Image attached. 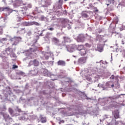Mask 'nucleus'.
Wrapping results in <instances>:
<instances>
[{"instance_id": "obj_42", "label": "nucleus", "mask_w": 125, "mask_h": 125, "mask_svg": "<svg viewBox=\"0 0 125 125\" xmlns=\"http://www.w3.org/2000/svg\"><path fill=\"white\" fill-rule=\"evenodd\" d=\"M65 1H67V0H64Z\"/></svg>"}, {"instance_id": "obj_22", "label": "nucleus", "mask_w": 125, "mask_h": 125, "mask_svg": "<svg viewBox=\"0 0 125 125\" xmlns=\"http://www.w3.org/2000/svg\"><path fill=\"white\" fill-rule=\"evenodd\" d=\"M98 51H100V52H102V51H103V48H102L100 47H98Z\"/></svg>"}, {"instance_id": "obj_11", "label": "nucleus", "mask_w": 125, "mask_h": 125, "mask_svg": "<svg viewBox=\"0 0 125 125\" xmlns=\"http://www.w3.org/2000/svg\"><path fill=\"white\" fill-rule=\"evenodd\" d=\"M105 86H106V87H114V84L111 85V82H108L105 83Z\"/></svg>"}, {"instance_id": "obj_35", "label": "nucleus", "mask_w": 125, "mask_h": 125, "mask_svg": "<svg viewBox=\"0 0 125 125\" xmlns=\"http://www.w3.org/2000/svg\"><path fill=\"white\" fill-rule=\"evenodd\" d=\"M68 83H72L73 82V81H72V80L70 79L69 80V81H68Z\"/></svg>"}, {"instance_id": "obj_10", "label": "nucleus", "mask_w": 125, "mask_h": 125, "mask_svg": "<svg viewBox=\"0 0 125 125\" xmlns=\"http://www.w3.org/2000/svg\"><path fill=\"white\" fill-rule=\"evenodd\" d=\"M33 63L34 66H35V67H38L40 65V62H38L37 60H34L33 61Z\"/></svg>"}, {"instance_id": "obj_44", "label": "nucleus", "mask_w": 125, "mask_h": 125, "mask_svg": "<svg viewBox=\"0 0 125 125\" xmlns=\"http://www.w3.org/2000/svg\"><path fill=\"white\" fill-rule=\"evenodd\" d=\"M96 8H97V7H95V9H96Z\"/></svg>"}, {"instance_id": "obj_45", "label": "nucleus", "mask_w": 125, "mask_h": 125, "mask_svg": "<svg viewBox=\"0 0 125 125\" xmlns=\"http://www.w3.org/2000/svg\"><path fill=\"white\" fill-rule=\"evenodd\" d=\"M107 118H108V117H106V119H107Z\"/></svg>"}, {"instance_id": "obj_6", "label": "nucleus", "mask_w": 125, "mask_h": 125, "mask_svg": "<svg viewBox=\"0 0 125 125\" xmlns=\"http://www.w3.org/2000/svg\"><path fill=\"white\" fill-rule=\"evenodd\" d=\"M58 66H66V62L64 61L60 60L57 62Z\"/></svg>"}, {"instance_id": "obj_2", "label": "nucleus", "mask_w": 125, "mask_h": 125, "mask_svg": "<svg viewBox=\"0 0 125 125\" xmlns=\"http://www.w3.org/2000/svg\"><path fill=\"white\" fill-rule=\"evenodd\" d=\"M78 42H84L85 41V37L83 34H80L77 38Z\"/></svg>"}, {"instance_id": "obj_37", "label": "nucleus", "mask_w": 125, "mask_h": 125, "mask_svg": "<svg viewBox=\"0 0 125 125\" xmlns=\"http://www.w3.org/2000/svg\"><path fill=\"white\" fill-rule=\"evenodd\" d=\"M48 58H49V57H48V56H46L45 57L46 59H48Z\"/></svg>"}, {"instance_id": "obj_43", "label": "nucleus", "mask_w": 125, "mask_h": 125, "mask_svg": "<svg viewBox=\"0 0 125 125\" xmlns=\"http://www.w3.org/2000/svg\"><path fill=\"white\" fill-rule=\"evenodd\" d=\"M98 86H99V84H98Z\"/></svg>"}, {"instance_id": "obj_20", "label": "nucleus", "mask_w": 125, "mask_h": 125, "mask_svg": "<svg viewBox=\"0 0 125 125\" xmlns=\"http://www.w3.org/2000/svg\"><path fill=\"white\" fill-rule=\"evenodd\" d=\"M22 25L23 26H30V23L29 22H24L22 23Z\"/></svg>"}, {"instance_id": "obj_1", "label": "nucleus", "mask_w": 125, "mask_h": 125, "mask_svg": "<svg viewBox=\"0 0 125 125\" xmlns=\"http://www.w3.org/2000/svg\"><path fill=\"white\" fill-rule=\"evenodd\" d=\"M108 99H109V100H111V102L109 103V107H110V108H113V107H116V106H117V102L112 101V100L117 99V97H109L108 98Z\"/></svg>"}, {"instance_id": "obj_27", "label": "nucleus", "mask_w": 125, "mask_h": 125, "mask_svg": "<svg viewBox=\"0 0 125 125\" xmlns=\"http://www.w3.org/2000/svg\"><path fill=\"white\" fill-rule=\"evenodd\" d=\"M17 68H18V66L16 65L15 64L13 65L12 69H17Z\"/></svg>"}, {"instance_id": "obj_18", "label": "nucleus", "mask_w": 125, "mask_h": 125, "mask_svg": "<svg viewBox=\"0 0 125 125\" xmlns=\"http://www.w3.org/2000/svg\"><path fill=\"white\" fill-rule=\"evenodd\" d=\"M81 109H82V108L80 107L78 108V109H77V114H82V110H81Z\"/></svg>"}, {"instance_id": "obj_38", "label": "nucleus", "mask_w": 125, "mask_h": 125, "mask_svg": "<svg viewBox=\"0 0 125 125\" xmlns=\"http://www.w3.org/2000/svg\"><path fill=\"white\" fill-rule=\"evenodd\" d=\"M102 32V30H100L99 31V33L100 34V33H101Z\"/></svg>"}, {"instance_id": "obj_7", "label": "nucleus", "mask_w": 125, "mask_h": 125, "mask_svg": "<svg viewBox=\"0 0 125 125\" xmlns=\"http://www.w3.org/2000/svg\"><path fill=\"white\" fill-rule=\"evenodd\" d=\"M5 11H8V12H9V13H12V12H13V11H15V10H13L10 8L9 7H5Z\"/></svg>"}, {"instance_id": "obj_23", "label": "nucleus", "mask_w": 125, "mask_h": 125, "mask_svg": "<svg viewBox=\"0 0 125 125\" xmlns=\"http://www.w3.org/2000/svg\"><path fill=\"white\" fill-rule=\"evenodd\" d=\"M85 46H86V47H91V45L89 44L88 43H86L85 44Z\"/></svg>"}, {"instance_id": "obj_3", "label": "nucleus", "mask_w": 125, "mask_h": 125, "mask_svg": "<svg viewBox=\"0 0 125 125\" xmlns=\"http://www.w3.org/2000/svg\"><path fill=\"white\" fill-rule=\"evenodd\" d=\"M41 4L43 7H47L49 5L48 1L45 0H42Z\"/></svg>"}, {"instance_id": "obj_33", "label": "nucleus", "mask_w": 125, "mask_h": 125, "mask_svg": "<svg viewBox=\"0 0 125 125\" xmlns=\"http://www.w3.org/2000/svg\"><path fill=\"white\" fill-rule=\"evenodd\" d=\"M110 79L111 80H114V79H115V76H114V75H112L111 77H110Z\"/></svg>"}, {"instance_id": "obj_41", "label": "nucleus", "mask_w": 125, "mask_h": 125, "mask_svg": "<svg viewBox=\"0 0 125 125\" xmlns=\"http://www.w3.org/2000/svg\"><path fill=\"white\" fill-rule=\"evenodd\" d=\"M107 5L108 6V5H110V4H107Z\"/></svg>"}, {"instance_id": "obj_13", "label": "nucleus", "mask_w": 125, "mask_h": 125, "mask_svg": "<svg viewBox=\"0 0 125 125\" xmlns=\"http://www.w3.org/2000/svg\"><path fill=\"white\" fill-rule=\"evenodd\" d=\"M52 41L53 42H55V43H59V40L55 37L53 38Z\"/></svg>"}, {"instance_id": "obj_30", "label": "nucleus", "mask_w": 125, "mask_h": 125, "mask_svg": "<svg viewBox=\"0 0 125 125\" xmlns=\"http://www.w3.org/2000/svg\"><path fill=\"white\" fill-rule=\"evenodd\" d=\"M107 0L109 3H112V2L114 3V1H115L114 0Z\"/></svg>"}, {"instance_id": "obj_28", "label": "nucleus", "mask_w": 125, "mask_h": 125, "mask_svg": "<svg viewBox=\"0 0 125 125\" xmlns=\"http://www.w3.org/2000/svg\"><path fill=\"white\" fill-rule=\"evenodd\" d=\"M35 21H32L29 22V26H33V25H34Z\"/></svg>"}, {"instance_id": "obj_14", "label": "nucleus", "mask_w": 125, "mask_h": 125, "mask_svg": "<svg viewBox=\"0 0 125 125\" xmlns=\"http://www.w3.org/2000/svg\"><path fill=\"white\" fill-rule=\"evenodd\" d=\"M63 39L65 42H70V38L66 37H63Z\"/></svg>"}, {"instance_id": "obj_16", "label": "nucleus", "mask_w": 125, "mask_h": 125, "mask_svg": "<svg viewBox=\"0 0 125 125\" xmlns=\"http://www.w3.org/2000/svg\"><path fill=\"white\" fill-rule=\"evenodd\" d=\"M114 118L115 119H120V115L119 114V113L116 112L114 114Z\"/></svg>"}, {"instance_id": "obj_31", "label": "nucleus", "mask_w": 125, "mask_h": 125, "mask_svg": "<svg viewBox=\"0 0 125 125\" xmlns=\"http://www.w3.org/2000/svg\"><path fill=\"white\" fill-rule=\"evenodd\" d=\"M17 111L19 112V113H21V112H22V110H21V109L18 108Z\"/></svg>"}, {"instance_id": "obj_8", "label": "nucleus", "mask_w": 125, "mask_h": 125, "mask_svg": "<svg viewBox=\"0 0 125 125\" xmlns=\"http://www.w3.org/2000/svg\"><path fill=\"white\" fill-rule=\"evenodd\" d=\"M84 48V46L83 45H78L77 46V50H79V51H81L82 50V49Z\"/></svg>"}, {"instance_id": "obj_36", "label": "nucleus", "mask_w": 125, "mask_h": 125, "mask_svg": "<svg viewBox=\"0 0 125 125\" xmlns=\"http://www.w3.org/2000/svg\"><path fill=\"white\" fill-rule=\"evenodd\" d=\"M61 123H64V120H62V121H60V125L61 124Z\"/></svg>"}, {"instance_id": "obj_5", "label": "nucleus", "mask_w": 125, "mask_h": 125, "mask_svg": "<svg viewBox=\"0 0 125 125\" xmlns=\"http://www.w3.org/2000/svg\"><path fill=\"white\" fill-rule=\"evenodd\" d=\"M81 15L82 17H84V18H88L89 17L88 15V12L85 11H83L82 12Z\"/></svg>"}, {"instance_id": "obj_39", "label": "nucleus", "mask_w": 125, "mask_h": 125, "mask_svg": "<svg viewBox=\"0 0 125 125\" xmlns=\"http://www.w3.org/2000/svg\"><path fill=\"white\" fill-rule=\"evenodd\" d=\"M25 30V28H22V29H21V31H23V30Z\"/></svg>"}, {"instance_id": "obj_19", "label": "nucleus", "mask_w": 125, "mask_h": 125, "mask_svg": "<svg viewBox=\"0 0 125 125\" xmlns=\"http://www.w3.org/2000/svg\"><path fill=\"white\" fill-rule=\"evenodd\" d=\"M11 50H12V49L10 48V47H8L7 48H6L5 51V52H10V51H11Z\"/></svg>"}, {"instance_id": "obj_34", "label": "nucleus", "mask_w": 125, "mask_h": 125, "mask_svg": "<svg viewBox=\"0 0 125 125\" xmlns=\"http://www.w3.org/2000/svg\"><path fill=\"white\" fill-rule=\"evenodd\" d=\"M98 11H99L98 9H96L94 11V12L95 13H96V12H98Z\"/></svg>"}, {"instance_id": "obj_12", "label": "nucleus", "mask_w": 125, "mask_h": 125, "mask_svg": "<svg viewBox=\"0 0 125 125\" xmlns=\"http://www.w3.org/2000/svg\"><path fill=\"white\" fill-rule=\"evenodd\" d=\"M86 49L84 48L82 50V51H80V54L82 56H83V55H85L86 54Z\"/></svg>"}, {"instance_id": "obj_26", "label": "nucleus", "mask_w": 125, "mask_h": 125, "mask_svg": "<svg viewBox=\"0 0 125 125\" xmlns=\"http://www.w3.org/2000/svg\"><path fill=\"white\" fill-rule=\"evenodd\" d=\"M49 31H54V28L53 27H50L47 28Z\"/></svg>"}, {"instance_id": "obj_24", "label": "nucleus", "mask_w": 125, "mask_h": 125, "mask_svg": "<svg viewBox=\"0 0 125 125\" xmlns=\"http://www.w3.org/2000/svg\"><path fill=\"white\" fill-rule=\"evenodd\" d=\"M86 80H87V81H88V82H91L92 79L91 78L87 77H86Z\"/></svg>"}, {"instance_id": "obj_15", "label": "nucleus", "mask_w": 125, "mask_h": 125, "mask_svg": "<svg viewBox=\"0 0 125 125\" xmlns=\"http://www.w3.org/2000/svg\"><path fill=\"white\" fill-rule=\"evenodd\" d=\"M8 112L10 115H13V113H14V111H13V109H12L11 108H8Z\"/></svg>"}, {"instance_id": "obj_40", "label": "nucleus", "mask_w": 125, "mask_h": 125, "mask_svg": "<svg viewBox=\"0 0 125 125\" xmlns=\"http://www.w3.org/2000/svg\"><path fill=\"white\" fill-rule=\"evenodd\" d=\"M123 70L125 71V66L123 68Z\"/></svg>"}, {"instance_id": "obj_29", "label": "nucleus", "mask_w": 125, "mask_h": 125, "mask_svg": "<svg viewBox=\"0 0 125 125\" xmlns=\"http://www.w3.org/2000/svg\"><path fill=\"white\" fill-rule=\"evenodd\" d=\"M34 25H36V26H40V23L39 22L34 21Z\"/></svg>"}, {"instance_id": "obj_25", "label": "nucleus", "mask_w": 125, "mask_h": 125, "mask_svg": "<svg viewBox=\"0 0 125 125\" xmlns=\"http://www.w3.org/2000/svg\"><path fill=\"white\" fill-rule=\"evenodd\" d=\"M5 11V7H0V11L1 12L2 11Z\"/></svg>"}, {"instance_id": "obj_17", "label": "nucleus", "mask_w": 125, "mask_h": 125, "mask_svg": "<svg viewBox=\"0 0 125 125\" xmlns=\"http://www.w3.org/2000/svg\"><path fill=\"white\" fill-rule=\"evenodd\" d=\"M41 120L42 123H46V118L44 117H41Z\"/></svg>"}, {"instance_id": "obj_9", "label": "nucleus", "mask_w": 125, "mask_h": 125, "mask_svg": "<svg viewBox=\"0 0 125 125\" xmlns=\"http://www.w3.org/2000/svg\"><path fill=\"white\" fill-rule=\"evenodd\" d=\"M74 48L73 45H70L67 47V51H69V52H73V51H74Z\"/></svg>"}, {"instance_id": "obj_4", "label": "nucleus", "mask_w": 125, "mask_h": 125, "mask_svg": "<svg viewBox=\"0 0 125 125\" xmlns=\"http://www.w3.org/2000/svg\"><path fill=\"white\" fill-rule=\"evenodd\" d=\"M86 62V57H81L78 60L80 64H84Z\"/></svg>"}, {"instance_id": "obj_32", "label": "nucleus", "mask_w": 125, "mask_h": 125, "mask_svg": "<svg viewBox=\"0 0 125 125\" xmlns=\"http://www.w3.org/2000/svg\"><path fill=\"white\" fill-rule=\"evenodd\" d=\"M19 75H24V73L22 71L19 72Z\"/></svg>"}, {"instance_id": "obj_21", "label": "nucleus", "mask_w": 125, "mask_h": 125, "mask_svg": "<svg viewBox=\"0 0 125 125\" xmlns=\"http://www.w3.org/2000/svg\"><path fill=\"white\" fill-rule=\"evenodd\" d=\"M32 73L33 74L34 76H36L38 74V71H37V70H33L32 71Z\"/></svg>"}]
</instances>
